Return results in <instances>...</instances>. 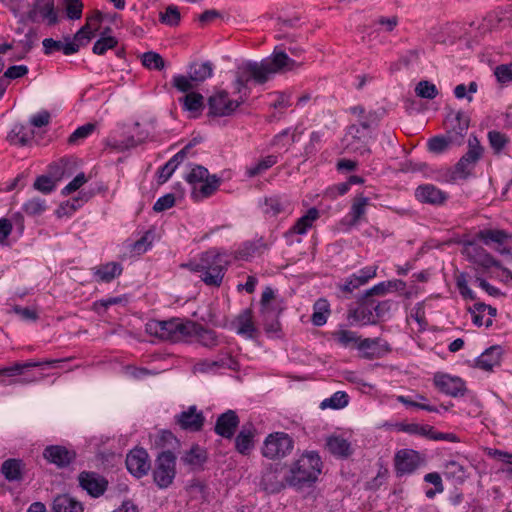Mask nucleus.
Returning a JSON list of instances; mask_svg holds the SVG:
<instances>
[{
	"instance_id": "72a5a7b5",
	"label": "nucleus",
	"mask_w": 512,
	"mask_h": 512,
	"mask_svg": "<svg viewBox=\"0 0 512 512\" xmlns=\"http://www.w3.org/2000/svg\"><path fill=\"white\" fill-rule=\"evenodd\" d=\"M25 464L23 460L16 458H9L1 465V472L5 479L9 482L23 480V471Z\"/></svg>"
},
{
	"instance_id": "0eeeda50",
	"label": "nucleus",
	"mask_w": 512,
	"mask_h": 512,
	"mask_svg": "<svg viewBox=\"0 0 512 512\" xmlns=\"http://www.w3.org/2000/svg\"><path fill=\"white\" fill-rule=\"evenodd\" d=\"M484 148L475 135H470L468 139V151L458 160L454 165L451 173L450 180H467L473 175L478 161L482 158Z\"/></svg>"
},
{
	"instance_id": "4c0bfd02",
	"label": "nucleus",
	"mask_w": 512,
	"mask_h": 512,
	"mask_svg": "<svg viewBox=\"0 0 512 512\" xmlns=\"http://www.w3.org/2000/svg\"><path fill=\"white\" fill-rule=\"evenodd\" d=\"M327 449L329 452L340 458H347L352 454L350 443L339 436H331L326 442Z\"/></svg>"
},
{
	"instance_id": "b1692460",
	"label": "nucleus",
	"mask_w": 512,
	"mask_h": 512,
	"mask_svg": "<svg viewBox=\"0 0 512 512\" xmlns=\"http://www.w3.org/2000/svg\"><path fill=\"white\" fill-rule=\"evenodd\" d=\"M415 197L421 203L442 205L448 199V194L433 184H423L416 188Z\"/></svg>"
},
{
	"instance_id": "de8ad7c7",
	"label": "nucleus",
	"mask_w": 512,
	"mask_h": 512,
	"mask_svg": "<svg viewBox=\"0 0 512 512\" xmlns=\"http://www.w3.org/2000/svg\"><path fill=\"white\" fill-rule=\"evenodd\" d=\"M280 312L281 310L272 309L270 314L262 315L264 330L268 335L279 337L281 332V324L278 319Z\"/></svg>"
},
{
	"instance_id": "13d9d810",
	"label": "nucleus",
	"mask_w": 512,
	"mask_h": 512,
	"mask_svg": "<svg viewBox=\"0 0 512 512\" xmlns=\"http://www.w3.org/2000/svg\"><path fill=\"white\" fill-rule=\"evenodd\" d=\"M454 144V141H450V137L446 136H434L428 140V150L435 154H441L447 150V148Z\"/></svg>"
},
{
	"instance_id": "bb28decb",
	"label": "nucleus",
	"mask_w": 512,
	"mask_h": 512,
	"mask_svg": "<svg viewBox=\"0 0 512 512\" xmlns=\"http://www.w3.org/2000/svg\"><path fill=\"white\" fill-rule=\"evenodd\" d=\"M66 361V359H52L45 361H27L23 363H15L12 366L5 367L0 369V375L13 377L17 375H21L25 370L34 368V367H51L54 368L58 363Z\"/></svg>"
},
{
	"instance_id": "5701e85b",
	"label": "nucleus",
	"mask_w": 512,
	"mask_h": 512,
	"mask_svg": "<svg viewBox=\"0 0 512 512\" xmlns=\"http://www.w3.org/2000/svg\"><path fill=\"white\" fill-rule=\"evenodd\" d=\"M377 267L368 266L362 268L358 273L352 274L343 284H338L341 292L351 294L355 289L366 284L370 279L376 276Z\"/></svg>"
},
{
	"instance_id": "9b49d317",
	"label": "nucleus",
	"mask_w": 512,
	"mask_h": 512,
	"mask_svg": "<svg viewBox=\"0 0 512 512\" xmlns=\"http://www.w3.org/2000/svg\"><path fill=\"white\" fill-rule=\"evenodd\" d=\"M244 103L242 95L237 100L229 98L227 91L222 90L210 96L207 101L208 116L225 117L232 115Z\"/></svg>"
},
{
	"instance_id": "473e14b6",
	"label": "nucleus",
	"mask_w": 512,
	"mask_h": 512,
	"mask_svg": "<svg viewBox=\"0 0 512 512\" xmlns=\"http://www.w3.org/2000/svg\"><path fill=\"white\" fill-rule=\"evenodd\" d=\"M65 40L67 42L63 43L53 38H45L42 42L44 53L50 55L55 51H62L65 55H72L79 51V45L77 43L69 42V37L65 38Z\"/></svg>"
},
{
	"instance_id": "ddd939ff",
	"label": "nucleus",
	"mask_w": 512,
	"mask_h": 512,
	"mask_svg": "<svg viewBox=\"0 0 512 512\" xmlns=\"http://www.w3.org/2000/svg\"><path fill=\"white\" fill-rule=\"evenodd\" d=\"M463 254L467 260L478 267L488 270L491 267H501V262L495 259L483 247L474 242H467L463 248Z\"/></svg>"
},
{
	"instance_id": "412c9836",
	"label": "nucleus",
	"mask_w": 512,
	"mask_h": 512,
	"mask_svg": "<svg viewBox=\"0 0 512 512\" xmlns=\"http://www.w3.org/2000/svg\"><path fill=\"white\" fill-rule=\"evenodd\" d=\"M43 457L57 467L64 468L75 460L76 452L61 445H50L44 449Z\"/></svg>"
},
{
	"instance_id": "f704fd0d",
	"label": "nucleus",
	"mask_w": 512,
	"mask_h": 512,
	"mask_svg": "<svg viewBox=\"0 0 512 512\" xmlns=\"http://www.w3.org/2000/svg\"><path fill=\"white\" fill-rule=\"evenodd\" d=\"M214 65L210 61L192 62L188 66V75L195 83H202L206 79L212 77Z\"/></svg>"
},
{
	"instance_id": "c9c22d12",
	"label": "nucleus",
	"mask_w": 512,
	"mask_h": 512,
	"mask_svg": "<svg viewBox=\"0 0 512 512\" xmlns=\"http://www.w3.org/2000/svg\"><path fill=\"white\" fill-rule=\"evenodd\" d=\"M501 354L502 350L500 346H491L477 358V367L485 371L492 370L493 367L500 364Z\"/></svg>"
},
{
	"instance_id": "4be33fe9",
	"label": "nucleus",
	"mask_w": 512,
	"mask_h": 512,
	"mask_svg": "<svg viewBox=\"0 0 512 512\" xmlns=\"http://www.w3.org/2000/svg\"><path fill=\"white\" fill-rule=\"evenodd\" d=\"M476 237L485 245H490L491 243L498 244V247H496L495 250L500 254H511V250L509 248L502 247L504 243L512 238V236L505 230L484 229L480 230L476 234Z\"/></svg>"
},
{
	"instance_id": "6ab92c4d",
	"label": "nucleus",
	"mask_w": 512,
	"mask_h": 512,
	"mask_svg": "<svg viewBox=\"0 0 512 512\" xmlns=\"http://www.w3.org/2000/svg\"><path fill=\"white\" fill-rule=\"evenodd\" d=\"M79 485L92 497H99L105 493L108 481L95 472L82 471L79 476Z\"/></svg>"
},
{
	"instance_id": "a18cd8bd",
	"label": "nucleus",
	"mask_w": 512,
	"mask_h": 512,
	"mask_svg": "<svg viewBox=\"0 0 512 512\" xmlns=\"http://www.w3.org/2000/svg\"><path fill=\"white\" fill-rule=\"evenodd\" d=\"M278 159L275 155H268L263 159L259 160L256 164L246 168L245 174L249 178L261 175L277 163Z\"/></svg>"
},
{
	"instance_id": "c85d7f7f",
	"label": "nucleus",
	"mask_w": 512,
	"mask_h": 512,
	"mask_svg": "<svg viewBox=\"0 0 512 512\" xmlns=\"http://www.w3.org/2000/svg\"><path fill=\"white\" fill-rule=\"evenodd\" d=\"M207 459V451L198 444H193L191 448L185 451L180 457L181 462L193 471L202 470Z\"/></svg>"
},
{
	"instance_id": "c756f323",
	"label": "nucleus",
	"mask_w": 512,
	"mask_h": 512,
	"mask_svg": "<svg viewBox=\"0 0 512 512\" xmlns=\"http://www.w3.org/2000/svg\"><path fill=\"white\" fill-rule=\"evenodd\" d=\"M102 19V12L96 11L93 16L87 18V23L75 33L71 42L77 43L79 48L85 46L95 36V31L98 29L95 27V29L92 30L91 26L94 24L98 25Z\"/></svg>"
},
{
	"instance_id": "aec40b11",
	"label": "nucleus",
	"mask_w": 512,
	"mask_h": 512,
	"mask_svg": "<svg viewBox=\"0 0 512 512\" xmlns=\"http://www.w3.org/2000/svg\"><path fill=\"white\" fill-rule=\"evenodd\" d=\"M239 424L240 419L236 411L229 409L217 417L214 432L222 438L232 439Z\"/></svg>"
},
{
	"instance_id": "a211bd4d",
	"label": "nucleus",
	"mask_w": 512,
	"mask_h": 512,
	"mask_svg": "<svg viewBox=\"0 0 512 512\" xmlns=\"http://www.w3.org/2000/svg\"><path fill=\"white\" fill-rule=\"evenodd\" d=\"M205 417L202 411H198L195 405L188 407L175 416V423L182 429L190 432L202 430Z\"/></svg>"
},
{
	"instance_id": "2eb2a0df",
	"label": "nucleus",
	"mask_w": 512,
	"mask_h": 512,
	"mask_svg": "<svg viewBox=\"0 0 512 512\" xmlns=\"http://www.w3.org/2000/svg\"><path fill=\"white\" fill-rule=\"evenodd\" d=\"M435 387L443 394L451 397H462L467 392L465 382L459 377L444 373H436L433 378Z\"/></svg>"
},
{
	"instance_id": "69168bd1",
	"label": "nucleus",
	"mask_w": 512,
	"mask_h": 512,
	"mask_svg": "<svg viewBox=\"0 0 512 512\" xmlns=\"http://www.w3.org/2000/svg\"><path fill=\"white\" fill-rule=\"evenodd\" d=\"M33 187L41 193L49 194L56 188V182L49 176L41 175L36 178Z\"/></svg>"
},
{
	"instance_id": "3c124183",
	"label": "nucleus",
	"mask_w": 512,
	"mask_h": 512,
	"mask_svg": "<svg viewBox=\"0 0 512 512\" xmlns=\"http://www.w3.org/2000/svg\"><path fill=\"white\" fill-rule=\"evenodd\" d=\"M397 284H400L402 287H405V282L402 280H394V281H384L374 285L372 288L365 291L362 296L372 297L375 296H383L388 291L392 289V287H396Z\"/></svg>"
},
{
	"instance_id": "ea45409f",
	"label": "nucleus",
	"mask_w": 512,
	"mask_h": 512,
	"mask_svg": "<svg viewBox=\"0 0 512 512\" xmlns=\"http://www.w3.org/2000/svg\"><path fill=\"white\" fill-rule=\"evenodd\" d=\"M313 314L311 316V321L313 325L317 327H321L327 322V318L330 315V305L328 301L324 298L318 299L313 306Z\"/></svg>"
},
{
	"instance_id": "e2e57ef3",
	"label": "nucleus",
	"mask_w": 512,
	"mask_h": 512,
	"mask_svg": "<svg viewBox=\"0 0 512 512\" xmlns=\"http://www.w3.org/2000/svg\"><path fill=\"white\" fill-rule=\"evenodd\" d=\"M66 16L70 20H78L82 17L83 3L81 0H65Z\"/></svg>"
},
{
	"instance_id": "f8f14e48",
	"label": "nucleus",
	"mask_w": 512,
	"mask_h": 512,
	"mask_svg": "<svg viewBox=\"0 0 512 512\" xmlns=\"http://www.w3.org/2000/svg\"><path fill=\"white\" fill-rule=\"evenodd\" d=\"M446 135L450 137V141H454V145H461L467 133L470 124V118L462 111L449 113L446 117Z\"/></svg>"
},
{
	"instance_id": "e433bc0d",
	"label": "nucleus",
	"mask_w": 512,
	"mask_h": 512,
	"mask_svg": "<svg viewBox=\"0 0 512 512\" xmlns=\"http://www.w3.org/2000/svg\"><path fill=\"white\" fill-rule=\"evenodd\" d=\"M123 267L118 262H108L95 268L94 276L97 281L109 283L116 277L120 276Z\"/></svg>"
},
{
	"instance_id": "09e8293b",
	"label": "nucleus",
	"mask_w": 512,
	"mask_h": 512,
	"mask_svg": "<svg viewBox=\"0 0 512 512\" xmlns=\"http://www.w3.org/2000/svg\"><path fill=\"white\" fill-rule=\"evenodd\" d=\"M444 475L448 479H455L458 482H463L466 477V469L457 461L450 460L444 465Z\"/></svg>"
},
{
	"instance_id": "a878e982",
	"label": "nucleus",
	"mask_w": 512,
	"mask_h": 512,
	"mask_svg": "<svg viewBox=\"0 0 512 512\" xmlns=\"http://www.w3.org/2000/svg\"><path fill=\"white\" fill-rule=\"evenodd\" d=\"M263 214L267 217H277L290 207V202L284 195L266 196L259 204Z\"/></svg>"
},
{
	"instance_id": "4468645a",
	"label": "nucleus",
	"mask_w": 512,
	"mask_h": 512,
	"mask_svg": "<svg viewBox=\"0 0 512 512\" xmlns=\"http://www.w3.org/2000/svg\"><path fill=\"white\" fill-rule=\"evenodd\" d=\"M371 138V131H363L360 129L359 125L355 124L348 126L345 135L347 148L359 155H365L371 152L369 148V141Z\"/></svg>"
},
{
	"instance_id": "423d86ee",
	"label": "nucleus",
	"mask_w": 512,
	"mask_h": 512,
	"mask_svg": "<svg viewBox=\"0 0 512 512\" xmlns=\"http://www.w3.org/2000/svg\"><path fill=\"white\" fill-rule=\"evenodd\" d=\"M185 180L193 186L192 197L196 201L213 195L221 184V179L217 175H210L202 165H194Z\"/></svg>"
},
{
	"instance_id": "6e6552de",
	"label": "nucleus",
	"mask_w": 512,
	"mask_h": 512,
	"mask_svg": "<svg viewBox=\"0 0 512 512\" xmlns=\"http://www.w3.org/2000/svg\"><path fill=\"white\" fill-rule=\"evenodd\" d=\"M177 456L169 449L162 450L156 456L152 470L153 482L159 489H166L172 485L176 471Z\"/></svg>"
},
{
	"instance_id": "f257e3e1",
	"label": "nucleus",
	"mask_w": 512,
	"mask_h": 512,
	"mask_svg": "<svg viewBox=\"0 0 512 512\" xmlns=\"http://www.w3.org/2000/svg\"><path fill=\"white\" fill-rule=\"evenodd\" d=\"M303 64V61L290 58L285 50L277 46L271 56L260 62L248 61L240 68L233 82L235 92L238 94L244 92L242 97L245 101L248 97L247 85L249 81L253 80L256 84L262 85L270 79L271 75L295 70Z\"/></svg>"
},
{
	"instance_id": "f3484780",
	"label": "nucleus",
	"mask_w": 512,
	"mask_h": 512,
	"mask_svg": "<svg viewBox=\"0 0 512 512\" xmlns=\"http://www.w3.org/2000/svg\"><path fill=\"white\" fill-rule=\"evenodd\" d=\"M420 465V456L411 449L399 450L394 457V466L397 477L412 474Z\"/></svg>"
},
{
	"instance_id": "39448f33",
	"label": "nucleus",
	"mask_w": 512,
	"mask_h": 512,
	"mask_svg": "<svg viewBox=\"0 0 512 512\" xmlns=\"http://www.w3.org/2000/svg\"><path fill=\"white\" fill-rule=\"evenodd\" d=\"M191 327L193 324L189 319L150 320L146 323V332L160 340L176 343L189 338Z\"/></svg>"
},
{
	"instance_id": "58836bf2",
	"label": "nucleus",
	"mask_w": 512,
	"mask_h": 512,
	"mask_svg": "<svg viewBox=\"0 0 512 512\" xmlns=\"http://www.w3.org/2000/svg\"><path fill=\"white\" fill-rule=\"evenodd\" d=\"M319 218V211L312 207L305 215L300 217L291 228V232L299 235L305 234L311 228L313 222Z\"/></svg>"
},
{
	"instance_id": "393cba45",
	"label": "nucleus",
	"mask_w": 512,
	"mask_h": 512,
	"mask_svg": "<svg viewBox=\"0 0 512 512\" xmlns=\"http://www.w3.org/2000/svg\"><path fill=\"white\" fill-rule=\"evenodd\" d=\"M256 434L257 430L252 423L243 425L235 437V450L243 456H248L254 449Z\"/></svg>"
},
{
	"instance_id": "9d476101",
	"label": "nucleus",
	"mask_w": 512,
	"mask_h": 512,
	"mask_svg": "<svg viewBox=\"0 0 512 512\" xmlns=\"http://www.w3.org/2000/svg\"><path fill=\"white\" fill-rule=\"evenodd\" d=\"M286 478L285 464L269 463L262 472L260 486L267 493H279L288 486Z\"/></svg>"
},
{
	"instance_id": "774afa93",
	"label": "nucleus",
	"mask_w": 512,
	"mask_h": 512,
	"mask_svg": "<svg viewBox=\"0 0 512 512\" xmlns=\"http://www.w3.org/2000/svg\"><path fill=\"white\" fill-rule=\"evenodd\" d=\"M494 74L500 83L512 82V62L497 66Z\"/></svg>"
},
{
	"instance_id": "cd10ccee",
	"label": "nucleus",
	"mask_w": 512,
	"mask_h": 512,
	"mask_svg": "<svg viewBox=\"0 0 512 512\" xmlns=\"http://www.w3.org/2000/svg\"><path fill=\"white\" fill-rule=\"evenodd\" d=\"M193 327L189 328V338L196 337L197 342L203 347L212 349L219 345V338L216 332L203 325L192 321Z\"/></svg>"
},
{
	"instance_id": "79ce46f5",
	"label": "nucleus",
	"mask_w": 512,
	"mask_h": 512,
	"mask_svg": "<svg viewBox=\"0 0 512 512\" xmlns=\"http://www.w3.org/2000/svg\"><path fill=\"white\" fill-rule=\"evenodd\" d=\"M33 138V132L29 131L23 124H16L8 134V140L11 144L25 146Z\"/></svg>"
},
{
	"instance_id": "7ed1b4c3",
	"label": "nucleus",
	"mask_w": 512,
	"mask_h": 512,
	"mask_svg": "<svg viewBox=\"0 0 512 512\" xmlns=\"http://www.w3.org/2000/svg\"><path fill=\"white\" fill-rule=\"evenodd\" d=\"M323 463L316 451H304L287 472V484L296 490L313 486L322 472Z\"/></svg>"
},
{
	"instance_id": "603ef678",
	"label": "nucleus",
	"mask_w": 512,
	"mask_h": 512,
	"mask_svg": "<svg viewBox=\"0 0 512 512\" xmlns=\"http://www.w3.org/2000/svg\"><path fill=\"white\" fill-rule=\"evenodd\" d=\"M221 355L223 357L219 358L215 361H207L203 363L207 367V369H214V368H227L231 370H237L238 369V362L231 356L229 352H222Z\"/></svg>"
},
{
	"instance_id": "f03ea898",
	"label": "nucleus",
	"mask_w": 512,
	"mask_h": 512,
	"mask_svg": "<svg viewBox=\"0 0 512 512\" xmlns=\"http://www.w3.org/2000/svg\"><path fill=\"white\" fill-rule=\"evenodd\" d=\"M230 264L231 261L226 252L211 248L201 253L198 259L182 264V267L201 273L200 278L205 285L220 287Z\"/></svg>"
},
{
	"instance_id": "1a4fd4ad",
	"label": "nucleus",
	"mask_w": 512,
	"mask_h": 512,
	"mask_svg": "<svg viewBox=\"0 0 512 512\" xmlns=\"http://www.w3.org/2000/svg\"><path fill=\"white\" fill-rule=\"evenodd\" d=\"M293 448L294 440L289 434L273 432L264 439L261 454L270 460L282 459L288 456Z\"/></svg>"
},
{
	"instance_id": "dca6fc26",
	"label": "nucleus",
	"mask_w": 512,
	"mask_h": 512,
	"mask_svg": "<svg viewBox=\"0 0 512 512\" xmlns=\"http://www.w3.org/2000/svg\"><path fill=\"white\" fill-rule=\"evenodd\" d=\"M127 470L136 478L147 475L151 469L148 452L144 448H134L126 456Z\"/></svg>"
},
{
	"instance_id": "2f4dec72",
	"label": "nucleus",
	"mask_w": 512,
	"mask_h": 512,
	"mask_svg": "<svg viewBox=\"0 0 512 512\" xmlns=\"http://www.w3.org/2000/svg\"><path fill=\"white\" fill-rule=\"evenodd\" d=\"M190 152V146L183 147L169 161H167L158 171V182L165 183L171 177L177 166L184 160Z\"/></svg>"
},
{
	"instance_id": "864d4df0",
	"label": "nucleus",
	"mask_w": 512,
	"mask_h": 512,
	"mask_svg": "<svg viewBox=\"0 0 512 512\" xmlns=\"http://www.w3.org/2000/svg\"><path fill=\"white\" fill-rule=\"evenodd\" d=\"M180 101H183L185 110L195 112L204 108V97L197 92L187 93Z\"/></svg>"
},
{
	"instance_id": "680f3d73",
	"label": "nucleus",
	"mask_w": 512,
	"mask_h": 512,
	"mask_svg": "<svg viewBox=\"0 0 512 512\" xmlns=\"http://www.w3.org/2000/svg\"><path fill=\"white\" fill-rule=\"evenodd\" d=\"M488 140L495 154H499L508 143L506 135L496 130L488 132Z\"/></svg>"
},
{
	"instance_id": "7c9ffc66",
	"label": "nucleus",
	"mask_w": 512,
	"mask_h": 512,
	"mask_svg": "<svg viewBox=\"0 0 512 512\" xmlns=\"http://www.w3.org/2000/svg\"><path fill=\"white\" fill-rule=\"evenodd\" d=\"M83 504L69 494L57 495L52 502V512H83Z\"/></svg>"
},
{
	"instance_id": "37998d69",
	"label": "nucleus",
	"mask_w": 512,
	"mask_h": 512,
	"mask_svg": "<svg viewBox=\"0 0 512 512\" xmlns=\"http://www.w3.org/2000/svg\"><path fill=\"white\" fill-rule=\"evenodd\" d=\"M93 196L94 192H81L80 197L74 198L71 201H66L60 205L57 210L58 216L71 215L81 206L80 202H87Z\"/></svg>"
},
{
	"instance_id": "20e7f679",
	"label": "nucleus",
	"mask_w": 512,
	"mask_h": 512,
	"mask_svg": "<svg viewBox=\"0 0 512 512\" xmlns=\"http://www.w3.org/2000/svg\"><path fill=\"white\" fill-rule=\"evenodd\" d=\"M397 302L392 300L378 301L375 298L360 296L356 308L348 310L347 319L362 325H376L379 320L389 316Z\"/></svg>"
},
{
	"instance_id": "bf43d9fd",
	"label": "nucleus",
	"mask_w": 512,
	"mask_h": 512,
	"mask_svg": "<svg viewBox=\"0 0 512 512\" xmlns=\"http://www.w3.org/2000/svg\"><path fill=\"white\" fill-rule=\"evenodd\" d=\"M118 45V40L113 36L100 37L93 45L92 51L96 55H104L107 50Z\"/></svg>"
},
{
	"instance_id": "a19ab883",
	"label": "nucleus",
	"mask_w": 512,
	"mask_h": 512,
	"mask_svg": "<svg viewBox=\"0 0 512 512\" xmlns=\"http://www.w3.org/2000/svg\"><path fill=\"white\" fill-rule=\"evenodd\" d=\"M239 324L237 333L252 338L256 329L252 321V310L245 309L237 317Z\"/></svg>"
},
{
	"instance_id": "4d7b16f0",
	"label": "nucleus",
	"mask_w": 512,
	"mask_h": 512,
	"mask_svg": "<svg viewBox=\"0 0 512 512\" xmlns=\"http://www.w3.org/2000/svg\"><path fill=\"white\" fill-rule=\"evenodd\" d=\"M142 64L148 69L161 71L165 67V61L163 57L153 51L145 52L142 55Z\"/></svg>"
},
{
	"instance_id": "338daca9",
	"label": "nucleus",
	"mask_w": 512,
	"mask_h": 512,
	"mask_svg": "<svg viewBox=\"0 0 512 512\" xmlns=\"http://www.w3.org/2000/svg\"><path fill=\"white\" fill-rule=\"evenodd\" d=\"M153 239V232L151 230L146 231L140 239L133 243V251L137 254L145 253L151 246Z\"/></svg>"
},
{
	"instance_id": "052dcab7",
	"label": "nucleus",
	"mask_w": 512,
	"mask_h": 512,
	"mask_svg": "<svg viewBox=\"0 0 512 512\" xmlns=\"http://www.w3.org/2000/svg\"><path fill=\"white\" fill-rule=\"evenodd\" d=\"M96 128V125L93 123H86L80 127H78L68 138V143L70 145H75L79 142V140L87 138L91 135Z\"/></svg>"
},
{
	"instance_id": "c03bdc74",
	"label": "nucleus",
	"mask_w": 512,
	"mask_h": 512,
	"mask_svg": "<svg viewBox=\"0 0 512 512\" xmlns=\"http://www.w3.org/2000/svg\"><path fill=\"white\" fill-rule=\"evenodd\" d=\"M332 339L341 347H356L357 342L359 341V336L356 332L339 329L331 333Z\"/></svg>"
},
{
	"instance_id": "0e129e2a",
	"label": "nucleus",
	"mask_w": 512,
	"mask_h": 512,
	"mask_svg": "<svg viewBox=\"0 0 512 512\" xmlns=\"http://www.w3.org/2000/svg\"><path fill=\"white\" fill-rule=\"evenodd\" d=\"M160 21L171 27H175L180 22V12L174 5H170L166 8L164 13L160 14Z\"/></svg>"
},
{
	"instance_id": "8fccbe9b",
	"label": "nucleus",
	"mask_w": 512,
	"mask_h": 512,
	"mask_svg": "<svg viewBox=\"0 0 512 512\" xmlns=\"http://www.w3.org/2000/svg\"><path fill=\"white\" fill-rule=\"evenodd\" d=\"M349 397L343 391L335 392L330 398L324 399L321 404V409L332 408L341 409L348 405Z\"/></svg>"
},
{
	"instance_id": "5fc2aeb1",
	"label": "nucleus",
	"mask_w": 512,
	"mask_h": 512,
	"mask_svg": "<svg viewBox=\"0 0 512 512\" xmlns=\"http://www.w3.org/2000/svg\"><path fill=\"white\" fill-rule=\"evenodd\" d=\"M22 209L28 216L34 217L41 215L47 209V205L44 199L34 197L26 201Z\"/></svg>"
},
{
	"instance_id": "49530a36",
	"label": "nucleus",
	"mask_w": 512,
	"mask_h": 512,
	"mask_svg": "<svg viewBox=\"0 0 512 512\" xmlns=\"http://www.w3.org/2000/svg\"><path fill=\"white\" fill-rule=\"evenodd\" d=\"M369 203V198L363 196L362 194L357 195L352 202L351 209H350V217H351V224L355 225L357 224L361 218L365 215L366 212V206Z\"/></svg>"
},
{
	"instance_id": "6e6d98bb",
	"label": "nucleus",
	"mask_w": 512,
	"mask_h": 512,
	"mask_svg": "<svg viewBox=\"0 0 512 512\" xmlns=\"http://www.w3.org/2000/svg\"><path fill=\"white\" fill-rule=\"evenodd\" d=\"M415 93L418 97L432 100L439 94L437 87L427 80H421L415 87Z\"/></svg>"
}]
</instances>
